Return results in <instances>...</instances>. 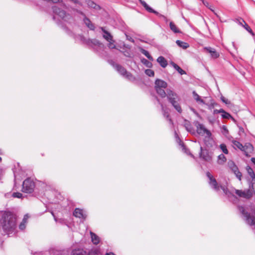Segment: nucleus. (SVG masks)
Segmentation results:
<instances>
[{"instance_id":"obj_1","label":"nucleus","mask_w":255,"mask_h":255,"mask_svg":"<svg viewBox=\"0 0 255 255\" xmlns=\"http://www.w3.org/2000/svg\"><path fill=\"white\" fill-rule=\"evenodd\" d=\"M16 221L17 216L14 213L6 211L2 214L0 223L5 234L9 235L15 232L17 227Z\"/></svg>"},{"instance_id":"obj_2","label":"nucleus","mask_w":255,"mask_h":255,"mask_svg":"<svg viewBox=\"0 0 255 255\" xmlns=\"http://www.w3.org/2000/svg\"><path fill=\"white\" fill-rule=\"evenodd\" d=\"M167 97L169 102L174 107L175 109L179 113L182 111L179 103V98L178 95L170 89L167 90Z\"/></svg>"},{"instance_id":"obj_3","label":"nucleus","mask_w":255,"mask_h":255,"mask_svg":"<svg viewBox=\"0 0 255 255\" xmlns=\"http://www.w3.org/2000/svg\"><path fill=\"white\" fill-rule=\"evenodd\" d=\"M206 175L209 179V183L212 188L217 191H219L221 188L226 194H227V188L223 186H219L216 180L209 172L206 173Z\"/></svg>"},{"instance_id":"obj_4","label":"nucleus","mask_w":255,"mask_h":255,"mask_svg":"<svg viewBox=\"0 0 255 255\" xmlns=\"http://www.w3.org/2000/svg\"><path fill=\"white\" fill-rule=\"evenodd\" d=\"M35 188V183L30 178L24 180L22 184V192L26 193H32Z\"/></svg>"},{"instance_id":"obj_5","label":"nucleus","mask_w":255,"mask_h":255,"mask_svg":"<svg viewBox=\"0 0 255 255\" xmlns=\"http://www.w3.org/2000/svg\"><path fill=\"white\" fill-rule=\"evenodd\" d=\"M238 209L244 216L247 223L250 226H255V217L246 212L242 206H239Z\"/></svg>"},{"instance_id":"obj_6","label":"nucleus","mask_w":255,"mask_h":255,"mask_svg":"<svg viewBox=\"0 0 255 255\" xmlns=\"http://www.w3.org/2000/svg\"><path fill=\"white\" fill-rule=\"evenodd\" d=\"M235 192L239 197L247 199L251 198L253 196V192L250 189H247L244 191L235 189Z\"/></svg>"},{"instance_id":"obj_7","label":"nucleus","mask_w":255,"mask_h":255,"mask_svg":"<svg viewBox=\"0 0 255 255\" xmlns=\"http://www.w3.org/2000/svg\"><path fill=\"white\" fill-rule=\"evenodd\" d=\"M116 70L122 75L125 76L129 80L132 78V75L131 73L128 72L126 69L120 65L116 64L115 66Z\"/></svg>"},{"instance_id":"obj_8","label":"nucleus","mask_w":255,"mask_h":255,"mask_svg":"<svg viewBox=\"0 0 255 255\" xmlns=\"http://www.w3.org/2000/svg\"><path fill=\"white\" fill-rule=\"evenodd\" d=\"M86 43L88 45L92 47L93 48H95L96 47L102 49L104 48V45L96 39H88L87 40Z\"/></svg>"},{"instance_id":"obj_9","label":"nucleus","mask_w":255,"mask_h":255,"mask_svg":"<svg viewBox=\"0 0 255 255\" xmlns=\"http://www.w3.org/2000/svg\"><path fill=\"white\" fill-rule=\"evenodd\" d=\"M197 132L201 135H204L206 134L207 136H210L211 135L210 131L207 129L204 126L201 124H198L197 126Z\"/></svg>"},{"instance_id":"obj_10","label":"nucleus","mask_w":255,"mask_h":255,"mask_svg":"<svg viewBox=\"0 0 255 255\" xmlns=\"http://www.w3.org/2000/svg\"><path fill=\"white\" fill-rule=\"evenodd\" d=\"M204 51L210 54L212 58L216 59L219 57L220 54L218 52L216 51V50L210 47H207L204 48Z\"/></svg>"},{"instance_id":"obj_11","label":"nucleus","mask_w":255,"mask_h":255,"mask_svg":"<svg viewBox=\"0 0 255 255\" xmlns=\"http://www.w3.org/2000/svg\"><path fill=\"white\" fill-rule=\"evenodd\" d=\"M243 147H244V150L243 151L245 152V154L247 156H248L249 155V153H251L254 150L253 146L250 143H246L244 146L243 145Z\"/></svg>"},{"instance_id":"obj_12","label":"nucleus","mask_w":255,"mask_h":255,"mask_svg":"<svg viewBox=\"0 0 255 255\" xmlns=\"http://www.w3.org/2000/svg\"><path fill=\"white\" fill-rule=\"evenodd\" d=\"M167 86V83L162 80L157 79L155 82V88H166Z\"/></svg>"},{"instance_id":"obj_13","label":"nucleus","mask_w":255,"mask_h":255,"mask_svg":"<svg viewBox=\"0 0 255 255\" xmlns=\"http://www.w3.org/2000/svg\"><path fill=\"white\" fill-rule=\"evenodd\" d=\"M102 31L103 32L104 34L103 35V38L106 39L107 41L109 40H112L113 39V36L108 31L105 29V28L103 27H100Z\"/></svg>"},{"instance_id":"obj_14","label":"nucleus","mask_w":255,"mask_h":255,"mask_svg":"<svg viewBox=\"0 0 255 255\" xmlns=\"http://www.w3.org/2000/svg\"><path fill=\"white\" fill-rule=\"evenodd\" d=\"M141 5L145 8V9L149 12L157 14L158 12L151 8L143 0H139Z\"/></svg>"},{"instance_id":"obj_15","label":"nucleus","mask_w":255,"mask_h":255,"mask_svg":"<svg viewBox=\"0 0 255 255\" xmlns=\"http://www.w3.org/2000/svg\"><path fill=\"white\" fill-rule=\"evenodd\" d=\"M73 215L79 218H85V216L83 214V210L81 209H80L79 208H76L74 212H73Z\"/></svg>"},{"instance_id":"obj_16","label":"nucleus","mask_w":255,"mask_h":255,"mask_svg":"<svg viewBox=\"0 0 255 255\" xmlns=\"http://www.w3.org/2000/svg\"><path fill=\"white\" fill-rule=\"evenodd\" d=\"M157 61L160 64V65L163 68L166 67L167 65V60L163 56H159L157 58Z\"/></svg>"},{"instance_id":"obj_17","label":"nucleus","mask_w":255,"mask_h":255,"mask_svg":"<svg viewBox=\"0 0 255 255\" xmlns=\"http://www.w3.org/2000/svg\"><path fill=\"white\" fill-rule=\"evenodd\" d=\"M193 97L194 100L198 103H201L203 104H205V102L202 99L200 96L195 92L193 91Z\"/></svg>"},{"instance_id":"obj_18","label":"nucleus","mask_w":255,"mask_h":255,"mask_svg":"<svg viewBox=\"0 0 255 255\" xmlns=\"http://www.w3.org/2000/svg\"><path fill=\"white\" fill-rule=\"evenodd\" d=\"M201 150H202V147H201ZM200 157L207 161H210L212 159L211 156H210L207 152L205 153V152L202 151H201L200 153Z\"/></svg>"},{"instance_id":"obj_19","label":"nucleus","mask_w":255,"mask_h":255,"mask_svg":"<svg viewBox=\"0 0 255 255\" xmlns=\"http://www.w3.org/2000/svg\"><path fill=\"white\" fill-rule=\"evenodd\" d=\"M92 242L95 245H97L100 242V238L99 237L97 236L95 233L91 232H90Z\"/></svg>"},{"instance_id":"obj_20","label":"nucleus","mask_w":255,"mask_h":255,"mask_svg":"<svg viewBox=\"0 0 255 255\" xmlns=\"http://www.w3.org/2000/svg\"><path fill=\"white\" fill-rule=\"evenodd\" d=\"M84 22L87 26L91 30H94L95 26L88 18L85 17L84 18Z\"/></svg>"},{"instance_id":"obj_21","label":"nucleus","mask_w":255,"mask_h":255,"mask_svg":"<svg viewBox=\"0 0 255 255\" xmlns=\"http://www.w3.org/2000/svg\"><path fill=\"white\" fill-rule=\"evenodd\" d=\"M72 255H87V253L83 249H78L73 250L72 252Z\"/></svg>"},{"instance_id":"obj_22","label":"nucleus","mask_w":255,"mask_h":255,"mask_svg":"<svg viewBox=\"0 0 255 255\" xmlns=\"http://www.w3.org/2000/svg\"><path fill=\"white\" fill-rule=\"evenodd\" d=\"M176 43L177 44L178 46L184 49H186L189 47V45L188 43L179 40H177L176 41Z\"/></svg>"},{"instance_id":"obj_23","label":"nucleus","mask_w":255,"mask_h":255,"mask_svg":"<svg viewBox=\"0 0 255 255\" xmlns=\"http://www.w3.org/2000/svg\"><path fill=\"white\" fill-rule=\"evenodd\" d=\"M87 4L89 7L93 8L95 9H100V6L91 0H89L87 1Z\"/></svg>"},{"instance_id":"obj_24","label":"nucleus","mask_w":255,"mask_h":255,"mask_svg":"<svg viewBox=\"0 0 255 255\" xmlns=\"http://www.w3.org/2000/svg\"><path fill=\"white\" fill-rule=\"evenodd\" d=\"M227 159L223 154H221L218 157L217 162L219 164L222 165L226 162Z\"/></svg>"},{"instance_id":"obj_25","label":"nucleus","mask_w":255,"mask_h":255,"mask_svg":"<svg viewBox=\"0 0 255 255\" xmlns=\"http://www.w3.org/2000/svg\"><path fill=\"white\" fill-rule=\"evenodd\" d=\"M170 29L175 33H181L180 30L176 26V25L173 22H170L169 23Z\"/></svg>"},{"instance_id":"obj_26","label":"nucleus","mask_w":255,"mask_h":255,"mask_svg":"<svg viewBox=\"0 0 255 255\" xmlns=\"http://www.w3.org/2000/svg\"><path fill=\"white\" fill-rule=\"evenodd\" d=\"M171 64L172 65V66L175 69H176L179 73H180L181 75L185 74L186 72L184 70L182 69L178 65L175 64V63L172 62L171 63Z\"/></svg>"},{"instance_id":"obj_27","label":"nucleus","mask_w":255,"mask_h":255,"mask_svg":"<svg viewBox=\"0 0 255 255\" xmlns=\"http://www.w3.org/2000/svg\"><path fill=\"white\" fill-rule=\"evenodd\" d=\"M164 88H155L157 93L160 95L162 98H164L167 96V93H165Z\"/></svg>"},{"instance_id":"obj_28","label":"nucleus","mask_w":255,"mask_h":255,"mask_svg":"<svg viewBox=\"0 0 255 255\" xmlns=\"http://www.w3.org/2000/svg\"><path fill=\"white\" fill-rule=\"evenodd\" d=\"M53 11L54 12L57 13H58V11L59 13H58L60 16L64 17L65 15V12L63 10H60L59 8H58L56 6H53L52 7Z\"/></svg>"},{"instance_id":"obj_29","label":"nucleus","mask_w":255,"mask_h":255,"mask_svg":"<svg viewBox=\"0 0 255 255\" xmlns=\"http://www.w3.org/2000/svg\"><path fill=\"white\" fill-rule=\"evenodd\" d=\"M141 52L144 54L149 60L150 61H153V58H152V57L149 54V52L144 49H141Z\"/></svg>"},{"instance_id":"obj_30","label":"nucleus","mask_w":255,"mask_h":255,"mask_svg":"<svg viewBox=\"0 0 255 255\" xmlns=\"http://www.w3.org/2000/svg\"><path fill=\"white\" fill-rule=\"evenodd\" d=\"M233 143L234 146H236L237 148H238L242 151L244 150V147H243V144L241 143L239 141H238L237 140H233Z\"/></svg>"},{"instance_id":"obj_31","label":"nucleus","mask_w":255,"mask_h":255,"mask_svg":"<svg viewBox=\"0 0 255 255\" xmlns=\"http://www.w3.org/2000/svg\"><path fill=\"white\" fill-rule=\"evenodd\" d=\"M242 21L244 23V25H243V27L252 35H254V33L251 28V27L248 25V24L245 21L244 19H242Z\"/></svg>"},{"instance_id":"obj_32","label":"nucleus","mask_w":255,"mask_h":255,"mask_svg":"<svg viewBox=\"0 0 255 255\" xmlns=\"http://www.w3.org/2000/svg\"><path fill=\"white\" fill-rule=\"evenodd\" d=\"M221 116L223 119H229V118H231V115L226 112L225 110H223V111L221 112Z\"/></svg>"},{"instance_id":"obj_33","label":"nucleus","mask_w":255,"mask_h":255,"mask_svg":"<svg viewBox=\"0 0 255 255\" xmlns=\"http://www.w3.org/2000/svg\"><path fill=\"white\" fill-rule=\"evenodd\" d=\"M108 46L110 49H115L116 48V46L115 44V40H113V39H112V40H109L108 41Z\"/></svg>"},{"instance_id":"obj_34","label":"nucleus","mask_w":255,"mask_h":255,"mask_svg":"<svg viewBox=\"0 0 255 255\" xmlns=\"http://www.w3.org/2000/svg\"><path fill=\"white\" fill-rule=\"evenodd\" d=\"M141 62L143 64H144L146 67L148 68H150L152 66V63L150 61L146 60V59L143 58L141 60Z\"/></svg>"},{"instance_id":"obj_35","label":"nucleus","mask_w":255,"mask_h":255,"mask_svg":"<svg viewBox=\"0 0 255 255\" xmlns=\"http://www.w3.org/2000/svg\"><path fill=\"white\" fill-rule=\"evenodd\" d=\"M247 170L249 174L251 176V177L254 178L255 177V173L253 170V169L250 166L247 167Z\"/></svg>"},{"instance_id":"obj_36","label":"nucleus","mask_w":255,"mask_h":255,"mask_svg":"<svg viewBox=\"0 0 255 255\" xmlns=\"http://www.w3.org/2000/svg\"><path fill=\"white\" fill-rule=\"evenodd\" d=\"M220 147L221 149L222 150V151L225 154H228V152H228V150L227 149V146H226L225 144L222 143V144H220Z\"/></svg>"},{"instance_id":"obj_37","label":"nucleus","mask_w":255,"mask_h":255,"mask_svg":"<svg viewBox=\"0 0 255 255\" xmlns=\"http://www.w3.org/2000/svg\"><path fill=\"white\" fill-rule=\"evenodd\" d=\"M145 73L149 77H153L154 75V71L151 69L145 70Z\"/></svg>"},{"instance_id":"obj_38","label":"nucleus","mask_w":255,"mask_h":255,"mask_svg":"<svg viewBox=\"0 0 255 255\" xmlns=\"http://www.w3.org/2000/svg\"><path fill=\"white\" fill-rule=\"evenodd\" d=\"M87 255H99V251L96 249L91 250Z\"/></svg>"},{"instance_id":"obj_39","label":"nucleus","mask_w":255,"mask_h":255,"mask_svg":"<svg viewBox=\"0 0 255 255\" xmlns=\"http://www.w3.org/2000/svg\"><path fill=\"white\" fill-rule=\"evenodd\" d=\"M22 196V194L19 192H14L12 194V197L14 198H20Z\"/></svg>"},{"instance_id":"obj_40","label":"nucleus","mask_w":255,"mask_h":255,"mask_svg":"<svg viewBox=\"0 0 255 255\" xmlns=\"http://www.w3.org/2000/svg\"><path fill=\"white\" fill-rule=\"evenodd\" d=\"M163 115L165 117L168 119V121L171 124H173L172 121L170 118H169V115L168 113L164 112Z\"/></svg>"},{"instance_id":"obj_41","label":"nucleus","mask_w":255,"mask_h":255,"mask_svg":"<svg viewBox=\"0 0 255 255\" xmlns=\"http://www.w3.org/2000/svg\"><path fill=\"white\" fill-rule=\"evenodd\" d=\"M123 52L124 55L125 56L128 57H131V53L129 51L126 50Z\"/></svg>"},{"instance_id":"obj_42","label":"nucleus","mask_w":255,"mask_h":255,"mask_svg":"<svg viewBox=\"0 0 255 255\" xmlns=\"http://www.w3.org/2000/svg\"><path fill=\"white\" fill-rule=\"evenodd\" d=\"M29 216L27 215H24L21 223L26 225Z\"/></svg>"},{"instance_id":"obj_43","label":"nucleus","mask_w":255,"mask_h":255,"mask_svg":"<svg viewBox=\"0 0 255 255\" xmlns=\"http://www.w3.org/2000/svg\"><path fill=\"white\" fill-rule=\"evenodd\" d=\"M29 216L27 215H24L21 223L26 225Z\"/></svg>"},{"instance_id":"obj_44","label":"nucleus","mask_w":255,"mask_h":255,"mask_svg":"<svg viewBox=\"0 0 255 255\" xmlns=\"http://www.w3.org/2000/svg\"><path fill=\"white\" fill-rule=\"evenodd\" d=\"M236 177L240 180H241L242 173L239 170L237 172L234 173Z\"/></svg>"},{"instance_id":"obj_45","label":"nucleus","mask_w":255,"mask_h":255,"mask_svg":"<svg viewBox=\"0 0 255 255\" xmlns=\"http://www.w3.org/2000/svg\"><path fill=\"white\" fill-rule=\"evenodd\" d=\"M232 164H233V166L231 167L232 170H233V171L234 173L236 172H237L239 170L238 168L237 167V166L236 165H235V164L234 163H232Z\"/></svg>"},{"instance_id":"obj_46","label":"nucleus","mask_w":255,"mask_h":255,"mask_svg":"<svg viewBox=\"0 0 255 255\" xmlns=\"http://www.w3.org/2000/svg\"><path fill=\"white\" fill-rule=\"evenodd\" d=\"M26 225V224L21 222L20 224L19 225V229L20 230H24L25 229Z\"/></svg>"},{"instance_id":"obj_47","label":"nucleus","mask_w":255,"mask_h":255,"mask_svg":"<svg viewBox=\"0 0 255 255\" xmlns=\"http://www.w3.org/2000/svg\"><path fill=\"white\" fill-rule=\"evenodd\" d=\"M65 251H56L54 252V255H64Z\"/></svg>"},{"instance_id":"obj_48","label":"nucleus","mask_w":255,"mask_h":255,"mask_svg":"<svg viewBox=\"0 0 255 255\" xmlns=\"http://www.w3.org/2000/svg\"><path fill=\"white\" fill-rule=\"evenodd\" d=\"M223 111V109H221L220 110H214L213 111V114H217L221 113V112Z\"/></svg>"},{"instance_id":"obj_49","label":"nucleus","mask_w":255,"mask_h":255,"mask_svg":"<svg viewBox=\"0 0 255 255\" xmlns=\"http://www.w3.org/2000/svg\"><path fill=\"white\" fill-rule=\"evenodd\" d=\"M72 1L73 3L75 4H78L79 5H82L81 3L78 0H70Z\"/></svg>"},{"instance_id":"obj_50","label":"nucleus","mask_w":255,"mask_h":255,"mask_svg":"<svg viewBox=\"0 0 255 255\" xmlns=\"http://www.w3.org/2000/svg\"><path fill=\"white\" fill-rule=\"evenodd\" d=\"M221 100L224 103L226 104H228V100L227 99H226L224 97H222Z\"/></svg>"},{"instance_id":"obj_51","label":"nucleus","mask_w":255,"mask_h":255,"mask_svg":"<svg viewBox=\"0 0 255 255\" xmlns=\"http://www.w3.org/2000/svg\"><path fill=\"white\" fill-rule=\"evenodd\" d=\"M182 146L183 147V149L184 150V151L188 153V149L186 148L184 144L182 145Z\"/></svg>"},{"instance_id":"obj_52","label":"nucleus","mask_w":255,"mask_h":255,"mask_svg":"<svg viewBox=\"0 0 255 255\" xmlns=\"http://www.w3.org/2000/svg\"><path fill=\"white\" fill-rule=\"evenodd\" d=\"M202 2H203V3L207 7H208L209 6V3L206 1H205L204 0H202Z\"/></svg>"},{"instance_id":"obj_53","label":"nucleus","mask_w":255,"mask_h":255,"mask_svg":"<svg viewBox=\"0 0 255 255\" xmlns=\"http://www.w3.org/2000/svg\"><path fill=\"white\" fill-rule=\"evenodd\" d=\"M50 1H52V2L54 3H57L61 1L60 0H51Z\"/></svg>"},{"instance_id":"obj_54","label":"nucleus","mask_w":255,"mask_h":255,"mask_svg":"<svg viewBox=\"0 0 255 255\" xmlns=\"http://www.w3.org/2000/svg\"><path fill=\"white\" fill-rule=\"evenodd\" d=\"M242 19H241L240 20V21H239V24H240V25H242V26H243V25H244V24H243V23H244L242 21Z\"/></svg>"},{"instance_id":"obj_55","label":"nucleus","mask_w":255,"mask_h":255,"mask_svg":"<svg viewBox=\"0 0 255 255\" xmlns=\"http://www.w3.org/2000/svg\"><path fill=\"white\" fill-rule=\"evenodd\" d=\"M251 161L255 165V157H252V159H251Z\"/></svg>"},{"instance_id":"obj_56","label":"nucleus","mask_w":255,"mask_h":255,"mask_svg":"<svg viewBox=\"0 0 255 255\" xmlns=\"http://www.w3.org/2000/svg\"><path fill=\"white\" fill-rule=\"evenodd\" d=\"M223 129L224 130H225V131H227V132H228V129H227V128H226L225 126H223Z\"/></svg>"},{"instance_id":"obj_57","label":"nucleus","mask_w":255,"mask_h":255,"mask_svg":"<svg viewBox=\"0 0 255 255\" xmlns=\"http://www.w3.org/2000/svg\"><path fill=\"white\" fill-rule=\"evenodd\" d=\"M106 255H115L113 253L110 252L109 253H106Z\"/></svg>"},{"instance_id":"obj_58","label":"nucleus","mask_w":255,"mask_h":255,"mask_svg":"<svg viewBox=\"0 0 255 255\" xmlns=\"http://www.w3.org/2000/svg\"><path fill=\"white\" fill-rule=\"evenodd\" d=\"M161 107H162V110H163V105H162V104H161Z\"/></svg>"},{"instance_id":"obj_59","label":"nucleus","mask_w":255,"mask_h":255,"mask_svg":"<svg viewBox=\"0 0 255 255\" xmlns=\"http://www.w3.org/2000/svg\"><path fill=\"white\" fill-rule=\"evenodd\" d=\"M1 160H2V159H1V158L0 157V162L1 161Z\"/></svg>"},{"instance_id":"obj_60","label":"nucleus","mask_w":255,"mask_h":255,"mask_svg":"<svg viewBox=\"0 0 255 255\" xmlns=\"http://www.w3.org/2000/svg\"><path fill=\"white\" fill-rule=\"evenodd\" d=\"M2 154L1 151L0 150V154Z\"/></svg>"},{"instance_id":"obj_61","label":"nucleus","mask_w":255,"mask_h":255,"mask_svg":"<svg viewBox=\"0 0 255 255\" xmlns=\"http://www.w3.org/2000/svg\"><path fill=\"white\" fill-rule=\"evenodd\" d=\"M131 41L132 42H134V40H133V39H132Z\"/></svg>"}]
</instances>
